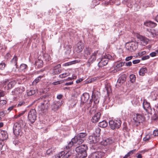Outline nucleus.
I'll use <instances>...</instances> for the list:
<instances>
[{
  "instance_id": "34",
  "label": "nucleus",
  "mask_w": 158,
  "mask_h": 158,
  "mask_svg": "<svg viewBox=\"0 0 158 158\" xmlns=\"http://www.w3.org/2000/svg\"><path fill=\"white\" fill-rule=\"evenodd\" d=\"M44 60L46 62H48L51 60L50 56L48 54H45L44 55Z\"/></svg>"
},
{
  "instance_id": "57",
  "label": "nucleus",
  "mask_w": 158,
  "mask_h": 158,
  "mask_svg": "<svg viewBox=\"0 0 158 158\" xmlns=\"http://www.w3.org/2000/svg\"><path fill=\"white\" fill-rule=\"evenodd\" d=\"M63 97V95H62L61 94H60L59 95H58L57 96V98L58 99H61Z\"/></svg>"
},
{
  "instance_id": "49",
  "label": "nucleus",
  "mask_w": 158,
  "mask_h": 158,
  "mask_svg": "<svg viewBox=\"0 0 158 158\" xmlns=\"http://www.w3.org/2000/svg\"><path fill=\"white\" fill-rule=\"evenodd\" d=\"M130 78L131 79V81L133 82L135 80V77L134 75H131Z\"/></svg>"
},
{
  "instance_id": "19",
  "label": "nucleus",
  "mask_w": 158,
  "mask_h": 158,
  "mask_svg": "<svg viewBox=\"0 0 158 158\" xmlns=\"http://www.w3.org/2000/svg\"><path fill=\"white\" fill-rule=\"evenodd\" d=\"M18 58L16 56H14L13 58L10 60V64L12 67L15 66L16 68H18L17 65Z\"/></svg>"
},
{
  "instance_id": "12",
  "label": "nucleus",
  "mask_w": 158,
  "mask_h": 158,
  "mask_svg": "<svg viewBox=\"0 0 158 158\" xmlns=\"http://www.w3.org/2000/svg\"><path fill=\"white\" fill-rule=\"evenodd\" d=\"M60 67L61 65L59 64L54 67L51 70L52 71V74L54 75L60 73L61 72V70L60 69Z\"/></svg>"
},
{
  "instance_id": "15",
  "label": "nucleus",
  "mask_w": 158,
  "mask_h": 158,
  "mask_svg": "<svg viewBox=\"0 0 158 158\" xmlns=\"http://www.w3.org/2000/svg\"><path fill=\"white\" fill-rule=\"evenodd\" d=\"M15 82L14 81H11L9 82L8 80H5L3 81V85H7V89H10L12 88L14 85Z\"/></svg>"
},
{
  "instance_id": "43",
  "label": "nucleus",
  "mask_w": 158,
  "mask_h": 158,
  "mask_svg": "<svg viewBox=\"0 0 158 158\" xmlns=\"http://www.w3.org/2000/svg\"><path fill=\"white\" fill-rule=\"evenodd\" d=\"M125 62H120L118 63L116 66V67L117 68H119L120 67H122L124 65Z\"/></svg>"
},
{
  "instance_id": "29",
  "label": "nucleus",
  "mask_w": 158,
  "mask_h": 158,
  "mask_svg": "<svg viewBox=\"0 0 158 158\" xmlns=\"http://www.w3.org/2000/svg\"><path fill=\"white\" fill-rule=\"evenodd\" d=\"M148 31L147 34L148 36L149 37H154V31L153 30L151 29L147 30Z\"/></svg>"
},
{
  "instance_id": "30",
  "label": "nucleus",
  "mask_w": 158,
  "mask_h": 158,
  "mask_svg": "<svg viewBox=\"0 0 158 158\" xmlns=\"http://www.w3.org/2000/svg\"><path fill=\"white\" fill-rule=\"evenodd\" d=\"M113 142V140L110 138H108L104 140L103 143L104 145H107L111 144Z\"/></svg>"
},
{
  "instance_id": "7",
  "label": "nucleus",
  "mask_w": 158,
  "mask_h": 158,
  "mask_svg": "<svg viewBox=\"0 0 158 158\" xmlns=\"http://www.w3.org/2000/svg\"><path fill=\"white\" fill-rule=\"evenodd\" d=\"M137 44L134 41L126 43V48L130 52H132L135 51L137 49Z\"/></svg>"
},
{
  "instance_id": "24",
  "label": "nucleus",
  "mask_w": 158,
  "mask_h": 158,
  "mask_svg": "<svg viewBox=\"0 0 158 158\" xmlns=\"http://www.w3.org/2000/svg\"><path fill=\"white\" fill-rule=\"evenodd\" d=\"M92 50L89 47L85 48L84 50V56L85 57H87L92 52Z\"/></svg>"
},
{
  "instance_id": "54",
  "label": "nucleus",
  "mask_w": 158,
  "mask_h": 158,
  "mask_svg": "<svg viewBox=\"0 0 158 158\" xmlns=\"http://www.w3.org/2000/svg\"><path fill=\"white\" fill-rule=\"evenodd\" d=\"M6 102L5 100H2L0 101V104L3 105L6 104Z\"/></svg>"
},
{
  "instance_id": "8",
  "label": "nucleus",
  "mask_w": 158,
  "mask_h": 158,
  "mask_svg": "<svg viewBox=\"0 0 158 158\" xmlns=\"http://www.w3.org/2000/svg\"><path fill=\"white\" fill-rule=\"evenodd\" d=\"M98 52V51H95L89 58L86 63V65L88 67H89L91 64L95 61L96 59V56Z\"/></svg>"
},
{
  "instance_id": "4",
  "label": "nucleus",
  "mask_w": 158,
  "mask_h": 158,
  "mask_svg": "<svg viewBox=\"0 0 158 158\" xmlns=\"http://www.w3.org/2000/svg\"><path fill=\"white\" fill-rule=\"evenodd\" d=\"M36 118V112L35 109L30 110L28 114V120L31 123H34Z\"/></svg>"
},
{
  "instance_id": "3",
  "label": "nucleus",
  "mask_w": 158,
  "mask_h": 158,
  "mask_svg": "<svg viewBox=\"0 0 158 158\" xmlns=\"http://www.w3.org/2000/svg\"><path fill=\"white\" fill-rule=\"evenodd\" d=\"M121 121L119 118L110 120L109 122L110 126L113 130L119 128L121 126Z\"/></svg>"
},
{
  "instance_id": "42",
  "label": "nucleus",
  "mask_w": 158,
  "mask_h": 158,
  "mask_svg": "<svg viewBox=\"0 0 158 158\" xmlns=\"http://www.w3.org/2000/svg\"><path fill=\"white\" fill-rule=\"evenodd\" d=\"M54 149L52 148L48 149L46 151V153L48 155H50L52 153Z\"/></svg>"
},
{
  "instance_id": "25",
  "label": "nucleus",
  "mask_w": 158,
  "mask_h": 158,
  "mask_svg": "<svg viewBox=\"0 0 158 158\" xmlns=\"http://www.w3.org/2000/svg\"><path fill=\"white\" fill-rule=\"evenodd\" d=\"M143 106L144 109L147 111L148 109H149L151 108L150 103L146 101H144L143 102Z\"/></svg>"
},
{
  "instance_id": "62",
  "label": "nucleus",
  "mask_w": 158,
  "mask_h": 158,
  "mask_svg": "<svg viewBox=\"0 0 158 158\" xmlns=\"http://www.w3.org/2000/svg\"><path fill=\"white\" fill-rule=\"evenodd\" d=\"M97 79V78L96 77H93L91 79V81H94Z\"/></svg>"
},
{
  "instance_id": "48",
  "label": "nucleus",
  "mask_w": 158,
  "mask_h": 158,
  "mask_svg": "<svg viewBox=\"0 0 158 158\" xmlns=\"http://www.w3.org/2000/svg\"><path fill=\"white\" fill-rule=\"evenodd\" d=\"M153 135L154 136H156L158 135V130H155L154 131Z\"/></svg>"
},
{
  "instance_id": "58",
  "label": "nucleus",
  "mask_w": 158,
  "mask_h": 158,
  "mask_svg": "<svg viewBox=\"0 0 158 158\" xmlns=\"http://www.w3.org/2000/svg\"><path fill=\"white\" fill-rule=\"evenodd\" d=\"M73 81H70L69 82H67V83H65V85H71L72 84H73Z\"/></svg>"
},
{
  "instance_id": "63",
  "label": "nucleus",
  "mask_w": 158,
  "mask_h": 158,
  "mask_svg": "<svg viewBox=\"0 0 158 158\" xmlns=\"http://www.w3.org/2000/svg\"><path fill=\"white\" fill-rule=\"evenodd\" d=\"M52 84L53 85H55L59 84L60 83L59 81H58L57 82H53Z\"/></svg>"
},
{
  "instance_id": "51",
  "label": "nucleus",
  "mask_w": 158,
  "mask_h": 158,
  "mask_svg": "<svg viewBox=\"0 0 158 158\" xmlns=\"http://www.w3.org/2000/svg\"><path fill=\"white\" fill-rule=\"evenodd\" d=\"M133 57V56H128L126 57V58H125V60L126 61H128L131 60Z\"/></svg>"
},
{
  "instance_id": "55",
  "label": "nucleus",
  "mask_w": 158,
  "mask_h": 158,
  "mask_svg": "<svg viewBox=\"0 0 158 158\" xmlns=\"http://www.w3.org/2000/svg\"><path fill=\"white\" fill-rule=\"evenodd\" d=\"M126 65L127 66H130L132 65V62L131 61H129L126 63Z\"/></svg>"
},
{
  "instance_id": "45",
  "label": "nucleus",
  "mask_w": 158,
  "mask_h": 158,
  "mask_svg": "<svg viewBox=\"0 0 158 158\" xmlns=\"http://www.w3.org/2000/svg\"><path fill=\"white\" fill-rule=\"evenodd\" d=\"M69 75V73H65L60 75V77L61 78L65 77Z\"/></svg>"
},
{
  "instance_id": "6",
  "label": "nucleus",
  "mask_w": 158,
  "mask_h": 158,
  "mask_svg": "<svg viewBox=\"0 0 158 158\" xmlns=\"http://www.w3.org/2000/svg\"><path fill=\"white\" fill-rule=\"evenodd\" d=\"M144 119L143 115L140 114H137L134 115L133 118L134 125L137 126H139L140 123H142Z\"/></svg>"
},
{
  "instance_id": "14",
  "label": "nucleus",
  "mask_w": 158,
  "mask_h": 158,
  "mask_svg": "<svg viewBox=\"0 0 158 158\" xmlns=\"http://www.w3.org/2000/svg\"><path fill=\"white\" fill-rule=\"evenodd\" d=\"M24 90V88L22 86L17 88L15 89L14 92H12L13 94L15 95H18L22 93Z\"/></svg>"
},
{
  "instance_id": "47",
  "label": "nucleus",
  "mask_w": 158,
  "mask_h": 158,
  "mask_svg": "<svg viewBox=\"0 0 158 158\" xmlns=\"http://www.w3.org/2000/svg\"><path fill=\"white\" fill-rule=\"evenodd\" d=\"M25 103L23 101H21L18 104L17 106L20 107L22 106L25 105Z\"/></svg>"
},
{
  "instance_id": "18",
  "label": "nucleus",
  "mask_w": 158,
  "mask_h": 158,
  "mask_svg": "<svg viewBox=\"0 0 158 158\" xmlns=\"http://www.w3.org/2000/svg\"><path fill=\"white\" fill-rule=\"evenodd\" d=\"M84 48V46L81 42H79L77 43V46L75 48V50L77 52H81Z\"/></svg>"
},
{
  "instance_id": "10",
  "label": "nucleus",
  "mask_w": 158,
  "mask_h": 158,
  "mask_svg": "<svg viewBox=\"0 0 158 158\" xmlns=\"http://www.w3.org/2000/svg\"><path fill=\"white\" fill-rule=\"evenodd\" d=\"M89 98V94L86 93H84L81 97V106H82L84 103L87 102Z\"/></svg>"
},
{
  "instance_id": "28",
  "label": "nucleus",
  "mask_w": 158,
  "mask_h": 158,
  "mask_svg": "<svg viewBox=\"0 0 158 158\" xmlns=\"http://www.w3.org/2000/svg\"><path fill=\"white\" fill-rule=\"evenodd\" d=\"M108 125L107 123L105 120H103L99 123L98 126L102 128L106 127Z\"/></svg>"
},
{
  "instance_id": "60",
  "label": "nucleus",
  "mask_w": 158,
  "mask_h": 158,
  "mask_svg": "<svg viewBox=\"0 0 158 158\" xmlns=\"http://www.w3.org/2000/svg\"><path fill=\"white\" fill-rule=\"evenodd\" d=\"M82 80H83L81 78H80L78 80H77L76 81V82L77 83H80V82H81V81H82Z\"/></svg>"
},
{
  "instance_id": "40",
  "label": "nucleus",
  "mask_w": 158,
  "mask_h": 158,
  "mask_svg": "<svg viewBox=\"0 0 158 158\" xmlns=\"http://www.w3.org/2000/svg\"><path fill=\"white\" fill-rule=\"evenodd\" d=\"M89 157L90 158H98L97 152L91 154L89 156Z\"/></svg>"
},
{
  "instance_id": "5",
  "label": "nucleus",
  "mask_w": 158,
  "mask_h": 158,
  "mask_svg": "<svg viewBox=\"0 0 158 158\" xmlns=\"http://www.w3.org/2000/svg\"><path fill=\"white\" fill-rule=\"evenodd\" d=\"M111 57V56L109 55H106L104 56H103L101 59L100 61L98 64L99 67H102L106 65L108 63L109 60Z\"/></svg>"
},
{
  "instance_id": "56",
  "label": "nucleus",
  "mask_w": 158,
  "mask_h": 158,
  "mask_svg": "<svg viewBox=\"0 0 158 158\" xmlns=\"http://www.w3.org/2000/svg\"><path fill=\"white\" fill-rule=\"evenodd\" d=\"M156 52H152L150 54V56L152 57H154L156 56Z\"/></svg>"
},
{
  "instance_id": "38",
  "label": "nucleus",
  "mask_w": 158,
  "mask_h": 158,
  "mask_svg": "<svg viewBox=\"0 0 158 158\" xmlns=\"http://www.w3.org/2000/svg\"><path fill=\"white\" fill-rule=\"evenodd\" d=\"M27 65L25 64H22L20 65L19 67V71H22L24 70V69H26Z\"/></svg>"
},
{
  "instance_id": "31",
  "label": "nucleus",
  "mask_w": 158,
  "mask_h": 158,
  "mask_svg": "<svg viewBox=\"0 0 158 158\" xmlns=\"http://www.w3.org/2000/svg\"><path fill=\"white\" fill-rule=\"evenodd\" d=\"M36 91L35 89H31L29 90H27V94L28 96H30L34 95L36 92Z\"/></svg>"
},
{
  "instance_id": "41",
  "label": "nucleus",
  "mask_w": 158,
  "mask_h": 158,
  "mask_svg": "<svg viewBox=\"0 0 158 158\" xmlns=\"http://www.w3.org/2000/svg\"><path fill=\"white\" fill-rule=\"evenodd\" d=\"M42 77V76H39L37 77L35 79V80L33 81V83L34 84H36L38 83L39 81L40 80L41 78Z\"/></svg>"
},
{
  "instance_id": "23",
  "label": "nucleus",
  "mask_w": 158,
  "mask_h": 158,
  "mask_svg": "<svg viewBox=\"0 0 158 158\" xmlns=\"http://www.w3.org/2000/svg\"><path fill=\"white\" fill-rule=\"evenodd\" d=\"M126 77L125 74L121 75L118 78L117 82L119 83H123L126 80Z\"/></svg>"
},
{
  "instance_id": "27",
  "label": "nucleus",
  "mask_w": 158,
  "mask_h": 158,
  "mask_svg": "<svg viewBox=\"0 0 158 158\" xmlns=\"http://www.w3.org/2000/svg\"><path fill=\"white\" fill-rule=\"evenodd\" d=\"M100 131L101 129L99 127H97L95 128L94 134L96 137H98L100 135Z\"/></svg>"
},
{
  "instance_id": "50",
  "label": "nucleus",
  "mask_w": 158,
  "mask_h": 158,
  "mask_svg": "<svg viewBox=\"0 0 158 158\" xmlns=\"http://www.w3.org/2000/svg\"><path fill=\"white\" fill-rule=\"evenodd\" d=\"M140 61V60L139 59L135 60L132 61V63L134 64H136L139 63Z\"/></svg>"
},
{
  "instance_id": "36",
  "label": "nucleus",
  "mask_w": 158,
  "mask_h": 158,
  "mask_svg": "<svg viewBox=\"0 0 158 158\" xmlns=\"http://www.w3.org/2000/svg\"><path fill=\"white\" fill-rule=\"evenodd\" d=\"M152 135L151 133H148L147 135L145 137L143 138V140L144 141L148 140L151 138V136Z\"/></svg>"
},
{
  "instance_id": "1",
  "label": "nucleus",
  "mask_w": 158,
  "mask_h": 158,
  "mask_svg": "<svg viewBox=\"0 0 158 158\" xmlns=\"http://www.w3.org/2000/svg\"><path fill=\"white\" fill-rule=\"evenodd\" d=\"M87 134L86 132H81L72 138L71 141L68 143V144L64 148V150H70L73 144L80 145L84 141L83 138H85Z\"/></svg>"
},
{
  "instance_id": "53",
  "label": "nucleus",
  "mask_w": 158,
  "mask_h": 158,
  "mask_svg": "<svg viewBox=\"0 0 158 158\" xmlns=\"http://www.w3.org/2000/svg\"><path fill=\"white\" fill-rule=\"evenodd\" d=\"M146 53V51H142V52H140L139 53H138V55L139 56H142L143 55L145 54Z\"/></svg>"
},
{
  "instance_id": "33",
  "label": "nucleus",
  "mask_w": 158,
  "mask_h": 158,
  "mask_svg": "<svg viewBox=\"0 0 158 158\" xmlns=\"http://www.w3.org/2000/svg\"><path fill=\"white\" fill-rule=\"evenodd\" d=\"M64 153L62 154V158H68L71 155V152H69V151H67V152L65 153V152L63 151Z\"/></svg>"
},
{
  "instance_id": "2",
  "label": "nucleus",
  "mask_w": 158,
  "mask_h": 158,
  "mask_svg": "<svg viewBox=\"0 0 158 158\" xmlns=\"http://www.w3.org/2000/svg\"><path fill=\"white\" fill-rule=\"evenodd\" d=\"M87 147L86 145L83 144L78 146L75 149L76 152L78 154L79 158H84L87 156L86 150Z\"/></svg>"
},
{
  "instance_id": "17",
  "label": "nucleus",
  "mask_w": 158,
  "mask_h": 158,
  "mask_svg": "<svg viewBox=\"0 0 158 158\" xmlns=\"http://www.w3.org/2000/svg\"><path fill=\"white\" fill-rule=\"evenodd\" d=\"M8 137L7 132L4 130H0V139L2 140L6 139Z\"/></svg>"
},
{
  "instance_id": "22",
  "label": "nucleus",
  "mask_w": 158,
  "mask_h": 158,
  "mask_svg": "<svg viewBox=\"0 0 158 158\" xmlns=\"http://www.w3.org/2000/svg\"><path fill=\"white\" fill-rule=\"evenodd\" d=\"M144 24L147 27H155L157 25V24L156 23L150 21H147L145 22L144 23Z\"/></svg>"
},
{
  "instance_id": "46",
  "label": "nucleus",
  "mask_w": 158,
  "mask_h": 158,
  "mask_svg": "<svg viewBox=\"0 0 158 158\" xmlns=\"http://www.w3.org/2000/svg\"><path fill=\"white\" fill-rule=\"evenodd\" d=\"M26 110L22 111L21 113H19V114L16 116H15L14 118H17L18 117H20L21 116L23 115L25 112Z\"/></svg>"
},
{
  "instance_id": "61",
  "label": "nucleus",
  "mask_w": 158,
  "mask_h": 158,
  "mask_svg": "<svg viewBox=\"0 0 158 158\" xmlns=\"http://www.w3.org/2000/svg\"><path fill=\"white\" fill-rule=\"evenodd\" d=\"M5 111H3L0 112V115L1 116H4L5 115L4 114Z\"/></svg>"
},
{
  "instance_id": "16",
  "label": "nucleus",
  "mask_w": 158,
  "mask_h": 158,
  "mask_svg": "<svg viewBox=\"0 0 158 158\" xmlns=\"http://www.w3.org/2000/svg\"><path fill=\"white\" fill-rule=\"evenodd\" d=\"M95 135H90L89 137L88 141L90 143H94L98 141V139Z\"/></svg>"
},
{
  "instance_id": "59",
  "label": "nucleus",
  "mask_w": 158,
  "mask_h": 158,
  "mask_svg": "<svg viewBox=\"0 0 158 158\" xmlns=\"http://www.w3.org/2000/svg\"><path fill=\"white\" fill-rule=\"evenodd\" d=\"M14 106H10L8 108L7 110H8L9 111H10L14 108Z\"/></svg>"
},
{
  "instance_id": "13",
  "label": "nucleus",
  "mask_w": 158,
  "mask_h": 158,
  "mask_svg": "<svg viewBox=\"0 0 158 158\" xmlns=\"http://www.w3.org/2000/svg\"><path fill=\"white\" fill-rule=\"evenodd\" d=\"M137 38L141 41L142 45H145L148 44L149 40L144 36L139 35L137 37Z\"/></svg>"
},
{
  "instance_id": "32",
  "label": "nucleus",
  "mask_w": 158,
  "mask_h": 158,
  "mask_svg": "<svg viewBox=\"0 0 158 158\" xmlns=\"http://www.w3.org/2000/svg\"><path fill=\"white\" fill-rule=\"evenodd\" d=\"M136 151V150H133L130 151L127 153L123 158H129V156L133 154V153Z\"/></svg>"
},
{
  "instance_id": "52",
  "label": "nucleus",
  "mask_w": 158,
  "mask_h": 158,
  "mask_svg": "<svg viewBox=\"0 0 158 158\" xmlns=\"http://www.w3.org/2000/svg\"><path fill=\"white\" fill-rule=\"evenodd\" d=\"M150 58V56L149 55H147L146 56H143L142 58V60H145L147 59H149Z\"/></svg>"
},
{
  "instance_id": "35",
  "label": "nucleus",
  "mask_w": 158,
  "mask_h": 158,
  "mask_svg": "<svg viewBox=\"0 0 158 158\" xmlns=\"http://www.w3.org/2000/svg\"><path fill=\"white\" fill-rule=\"evenodd\" d=\"M98 158H100L105 155L104 152L102 151H98L97 152Z\"/></svg>"
},
{
  "instance_id": "39",
  "label": "nucleus",
  "mask_w": 158,
  "mask_h": 158,
  "mask_svg": "<svg viewBox=\"0 0 158 158\" xmlns=\"http://www.w3.org/2000/svg\"><path fill=\"white\" fill-rule=\"evenodd\" d=\"M6 66V64L4 61H2L1 63H0V69L3 70Z\"/></svg>"
},
{
  "instance_id": "44",
  "label": "nucleus",
  "mask_w": 158,
  "mask_h": 158,
  "mask_svg": "<svg viewBox=\"0 0 158 158\" xmlns=\"http://www.w3.org/2000/svg\"><path fill=\"white\" fill-rule=\"evenodd\" d=\"M63 153H64L63 151H61L59 153L54 155V156H55L56 158H60L62 156V154Z\"/></svg>"
},
{
  "instance_id": "21",
  "label": "nucleus",
  "mask_w": 158,
  "mask_h": 158,
  "mask_svg": "<svg viewBox=\"0 0 158 158\" xmlns=\"http://www.w3.org/2000/svg\"><path fill=\"white\" fill-rule=\"evenodd\" d=\"M35 66L37 68H40L43 67V62L42 60L40 59L39 57L35 60Z\"/></svg>"
},
{
  "instance_id": "20",
  "label": "nucleus",
  "mask_w": 158,
  "mask_h": 158,
  "mask_svg": "<svg viewBox=\"0 0 158 158\" xmlns=\"http://www.w3.org/2000/svg\"><path fill=\"white\" fill-rule=\"evenodd\" d=\"M101 116V114L100 112H98L94 114L92 117L91 121L93 123H96L98 121Z\"/></svg>"
},
{
  "instance_id": "9",
  "label": "nucleus",
  "mask_w": 158,
  "mask_h": 158,
  "mask_svg": "<svg viewBox=\"0 0 158 158\" xmlns=\"http://www.w3.org/2000/svg\"><path fill=\"white\" fill-rule=\"evenodd\" d=\"M21 132V126L20 124L16 123L14 124L13 127V132L15 135L18 136Z\"/></svg>"
},
{
  "instance_id": "11",
  "label": "nucleus",
  "mask_w": 158,
  "mask_h": 158,
  "mask_svg": "<svg viewBox=\"0 0 158 158\" xmlns=\"http://www.w3.org/2000/svg\"><path fill=\"white\" fill-rule=\"evenodd\" d=\"M62 104V102L60 101H54L52 105V109L54 111L57 110Z\"/></svg>"
},
{
  "instance_id": "64",
  "label": "nucleus",
  "mask_w": 158,
  "mask_h": 158,
  "mask_svg": "<svg viewBox=\"0 0 158 158\" xmlns=\"http://www.w3.org/2000/svg\"><path fill=\"white\" fill-rule=\"evenodd\" d=\"M137 158H142V156L140 154H139L137 156H136Z\"/></svg>"
},
{
  "instance_id": "26",
  "label": "nucleus",
  "mask_w": 158,
  "mask_h": 158,
  "mask_svg": "<svg viewBox=\"0 0 158 158\" xmlns=\"http://www.w3.org/2000/svg\"><path fill=\"white\" fill-rule=\"evenodd\" d=\"M147 72V69L146 67H142L139 71V74L140 76H143L145 73Z\"/></svg>"
},
{
  "instance_id": "37",
  "label": "nucleus",
  "mask_w": 158,
  "mask_h": 158,
  "mask_svg": "<svg viewBox=\"0 0 158 158\" xmlns=\"http://www.w3.org/2000/svg\"><path fill=\"white\" fill-rule=\"evenodd\" d=\"M99 100V98L97 95H95L94 98V102L95 104L98 103Z\"/></svg>"
}]
</instances>
